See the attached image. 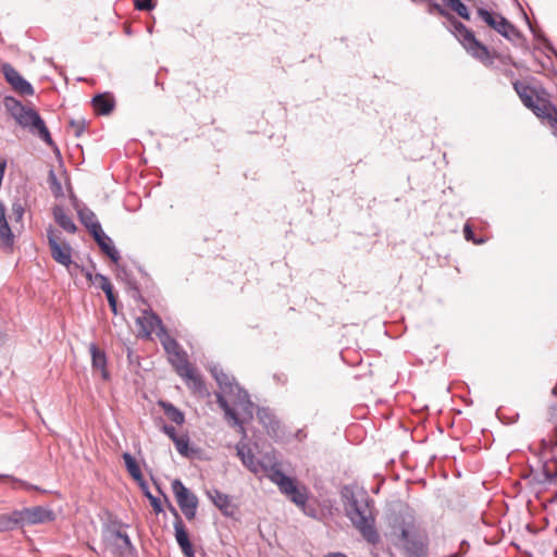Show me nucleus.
<instances>
[{"mask_svg": "<svg viewBox=\"0 0 557 557\" xmlns=\"http://www.w3.org/2000/svg\"><path fill=\"white\" fill-rule=\"evenodd\" d=\"M146 488L145 491V495L146 497L150 500V504L156 513H160L163 511V508H162V505H161V502L159 498H157L156 496H153L147 488V486L145 485L144 486Z\"/></svg>", "mask_w": 557, "mask_h": 557, "instance_id": "obj_33", "label": "nucleus"}, {"mask_svg": "<svg viewBox=\"0 0 557 557\" xmlns=\"http://www.w3.org/2000/svg\"><path fill=\"white\" fill-rule=\"evenodd\" d=\"M395 545L406 557H428L430 539L428 532L421 529L413 518L403 520L394 527Z\"/></svg>", "mask_w": 557, "mask_h": 557, "instance_id": "obj_3", "label": "nucleus"}, {"mask_svg": "<svg viewBox=\"0 0 557 557\" xmlns=\"http://www.w3.org/2000/svg\"><path fill=\"white\" fill-rule=\"evenodd\" d=\"M553 52H554V54H555V55H556V58H557V51H555V50H554Z\"/></svg>", "mask_w": 557, "mask_h": 557, "instance_id": "obj_47", "label": "nucleus"}, {"mask_svg": "<svg viewBox=\"0 0 557 557\" xmlns=\"http://www.w3.org/2000/svg\"><path fill=\"white\" fill-rule=\"evenodd\" d=\"M208 498L216 506L223 515L232 516L233 515V506L231 497L219 491L218 488H211L206 492Z\"/></svg>", "mask_w": 557, "mask_h": 557, "instance_id": "obj_19", "label": "nucleus"}, {"mask_svg": "<svg viewBox=\"0 0 557 557\" xmlns=\"http://www.w3.org/2000/svg\"><path fill=\"white\" fill-rule=\"evenodd\" d=\"M157 336L169 356L181 350L180 344L168 333L165 327L158 330Z\"/></svg>", "mask_w": 557, "mask_h": 557, "instance_id": "obj_26", "label": "nucleus"}, {"mask_svg": "<svg viewBox=\"0 0 557 557\" xmlns=\"http://www.w3.org/2000/svg\"><path fill=\"white\" fill-rule=\"evenodd\" d=\"M530 110L537 117L546 121L553 134L557 137V109L546 97L545 90H543V96L536 98Z\"/></svg>", "mask_w": 557, "mask_h": 557, "instance_id": "obj_13", "label": "nucleus"}, {"mask_svg": "<svg viewBox=\"0 0 557 557\" xmlns=\"http://www.w3.org/2000/svg\"><path fill=\"white\" fill-rule=\"evenodd\" d=\"M236 450L237 456L244 466L247 467L251 472L259 473L260 471L267 470L263 463L256 459L251 448L247 444L238 443L236 445Z\"/></svg>", "mask_w": 557, "mask_h": 557, "instance_id": "obj_17", "label": "nucleus"}, {"mask_svg": "<svg viewBox=\"0 0 557 557\" xmlns=\"http://www.w3.org/2000/svg\"><path fill=\"white\" fill-rule=\"evenodd\" d=\"M70 126L74 129L75 136L79 137L85 129V121L84 120H72L70 122Z\"/></svg>", "mask_w": 557, "mask_h": 557, "instance_id": "obj_34", "label": "nucleus"}, {"mask_svg": "<svg viewBox=\"0 0 557 557\" xmlns=\"http://www.w3.org/2000/svg\"><path fill=\"white\" fill-rule=\"evenodd\" d=\"M344 508L346 516L354 527L362 534L363 539L376 544L380 541L377 531L374 528V517L369 505L368 495L362 492L356 494L354 491L345 487L343 491Z\"/></svg>", "mask_w": 557, "mask_h": 557, "instance_id": "obj_1", "label": "nucleus"}, {"mask_svg": "<svg viewBox=\"0 0 557 557\" xmlns=\"http://www.w3.org/2000/svg\"><path fill=\"white\" fill-rule=\"evenodd\" d=\"M86 277H87L89 281H91V280H92V274H91L90 272H87V273H86Z\"/></svg>", "mask_w": 557, "mask_h": 557, "instance_id": "obj_43", "label": "nucleus"}, {"mask_svg": "<svg viewBox=\"0 0 557 557\" xmlns=\"http://www.w3.org/2000/svg\"><path fill=\"white\" fill-rule=\"evenodd\" d=\"M0 478H10V476H9V475H1V474H0Z\"/></svg>", "mask_w": 557, "mask_h": 557, "instance_id": "obj_46", "label": "nucleus"}, {"mask_svg": "<svg viewBox=\"0 0 557 557\" xmlns=\"http://www.w3.org/2000/svg\"><path fill=\"white\" fill-rule=\"evenodd\" d=\"M106 296H107L108 302H109L110 308L112 309L113 313H116V297H115L113 290L106 294Z\"/></svg>", "mask_w": 557, "mask_h": 557, "instance_id": "obj_37", "label": "nucleus"}, {"mask_svg": "<svg viewBox=\"0 0 557 557\" xmlns=\"http://www.w3.org/2000/svg\"><path fill=\"white\" fill-rule=\"evenodd\" d=\"M463 234H465V237L467 240H473L474 243H478L475 239H474V236H473V231L471 228L470 225L466 224L465 227H463Z\"/></svg>", "mask_w": 557, "mask_h": 557, "instance_id": "obj_39", "label": "nucleus"}, {"mask_svg": "<svg viewBox=\"0 0 557 557\" xmlns=\"http://www.w3.org/2000/svg\"><path fill=\"white\" fill-rule=\"evenodd\" d=\"M268 476L271 482L278 486L282 494L287 496L290 502L300 507L302 511L308 515L306 510V503L308 500L306 486L299 485L295 479L284 474L280 469L274 467L271 468Z\"/></svg>", "mask_w": 557, "mask_h": 557, "instance_id": "obj_6", "label": "nucleus"}, {"mask_svg": "<svg viewBox=\"0 0 557 557\" xmlns=\"http://www.w3.org/2000/svg\"><path fill=\"white\" fill-rule=\"evenodd\" d=\"M94 283L97 284L104 292V294L113 290V286L110 280L103 274L97 273L94 277Z\"/></svg>", "mask_w": 557, "mask_h": 557, "instance_id": "obj_32", "label": "nucleus"}, {"mask_svg": "<svg viewBox=\"0 0 557 557\" xmlns=\"http://www.w3.org/2000/svg\"><path fill=\"white\" fill-rule=\"evenodd\" d=\"M163 431L173 442H174V438L178 437V435L176 434L175 428L172 425H164Z\"/></svg>", "mask_w": 557, "mask_h": 557, "instance_id": "obj_38", "label": "nucleus"}, {"mask_svg": "<svg viewBox=\"0 0 557 557\" xmlns=\"http://www.w3.org/2000/svg\"><path fill=\"white\" fill-rule=\"evenodd\" d=\"M16 529V520L11 513H0V533Z\"/></svg>", "mask_w": 557, "mask_h": 557, "instance_id": "obj_30", "label": "nucleus"}, {"mask_svg": "<svg viewBox=\"0 0 557 557\" xmlns=\"http://www.w3.org/2000/svg\"><path fill=\"white\" fill-rule=\"evenodd\" d=\"M172 492L176 498L177 505L187 520L196 517L198 509V497L190 492L180 479H175L172 484Z\"/></svg>", "mask_w": 557, "mask_h": 557, "instance_id": "obj_11", "label": "nucleus"}, {"mask_svg": "<svg viewBox=\"0 0 557 557\" xmlns=\"http://www.w3.org/2000/svg\"><path fill=\"white\" fill-rule=\"evenodd\" d=\"M120 527L112 523L102 532L106 549L114 557H122L133 548L129 536Z\"/></svg>", "mask_w": 557, "mask_h": 557, "instance_id": "obj_9", "label": "nucleus"}, {"mask_svg": "<svg viewBox=\"0 0 557 557\" xmlns=\"http://www.w3.org/2000/svg\"><path fill=\"white\" fill-rule=\"evenodd\" d=\"M163 410H164V413L165 416L174 423L176 424H183L184 421H185V417H184V413L177 409L175 406H173L172 404L170 403H164V401H161L160 403Z\"/></svg>", "mask_w": 557, "mask_h": 557, "instance_id": "obj_28", "label": "nucleus"}, {"mask_svg": "<svg viewBox=\"0 0 557 557\" xmlns=\"http://www.w3.org/2000/svg\"><path fill=\"white\" fill-rule=\"evenodd\" d=\"M324 557H347L344 553H330Z\"/></svg>", "mask_w": 557, "mask_h": 557, "instance_id": "obj_40", "label": "nucleus"}, {"mask_svg": "<svg viewBox=\"0 0 557 557\" xmlns=\"http://www.w3.org/2000/svg\"><path fill=\"white\" fill-rule=\"evenodd\" d=\"M512 85L520 100L528 109L534 104L537 97H541V95H539L534 88L527 85L525 83L516 81Z\"/></svg>", "mask_w": 557, "mask_h": 557, "instance_id": "obj_21", "label": "nucleus"}, {"mask_svg": "<svg viewBox=\"0 0 557 557\" xmlns=\"http://www.w3.org/2000/svg\"><path fill=\"white\" fill-rule=\"evenodd\" d=\"M450 10L456 12L460 17L470 20L468 8L461 2V0H442Z\"/></svg>", "mask_w": 557, "mask_h": 557, "instance_id": "obj_29", "label": "nucleus"}, {"mask_svg": "<svg viewBox=\"0 0 557 557\" xmlns=\"http://www.w3.org/2000/svg\"><path fill=\"white\" fill-rule=\"evenodd\" d=\"M169 361L174 367L176 373L189 384V387L197 393L205 392V383L195 368L189 363L184 350L181 349L169 356Z\"/></svg>", "mask_w": 557, "mask_h": 557, "instance_id": "obj_7", "label": "nucleus"}, {"mask_svg": "<svg viewBox=\"0 0 557 557\" xmlns=\"http://www.w3.org/2000/svg\"><path fill=\"white\" fill-rule=\"evenodd\" d=\"M0 240L5 246L13 244V233L8 224L5 218V209L3 203L0 201Z\"/></svg>", "mask_w": 557, "mask_h": 557, "instance_id": "obj_25", "label": "nucleus"}, {"mask_svg": "<svg viewBox=\"0 0 557 557\" xmlns=\"http://www.w3.org/2000/svg\"><path fill=\"white\" fill-rule=\"evenodd\" d=\"M211 374L213 375L222 391V393L216 394V403L220 406V408L224 411L225 419L233 426L238 428V430L243 434H245V429L242 424V421L239 420L237 413L230 407L223 394L236 395L240 403L250 404L249 395L247 394L246 391L242 389L239 385L235 382L234 377L224 372L222 368L218 366L212 367Z\"/></svg>", "mask_w": 557, "mask_h": 557, "instance_id": "obj_4", "label": "nucleus"}, {"mask_svg": "<svg viewBox=\"0 0 557 557\" xmlns=\"http://www.w3.org/2000/svg\"><path fill=\"white\" fill-rule=\"evenodd\" d=\"M12 481L14 482H20L23 486H25L26 488H29L30 486L28 484H26L25 482H22V481H17L16 479L12 478Z\"/></svg>", "mask_w": 557, "mask_h": 557, "instance_id": "obj_41", "label": "nucleus"}, {"mask_svg": "<svg viewBox=\"0 0 557 557\" xmlns=\"http://www.w3.org/2000/svg\"><path fill=\"white\" fill-rule=\"evenodd\" d=\"M176 450L184 457L189 456V440L187 436H178L174 438Z\"/></svg>", "mask_w": 557, "mask_h": 557, "instance_id": "obj_31", "label": "nucleus"}, {"mask_svg": "<svg viewBox=\"0 0 557 557\" xmlns=\"http://www.w3.org/2000/svg\"><path fill=\"white\" fill-rule=\"evenodd\" d=\"M94 239L100 247L103 253H106L113 262H117L120 260V253L114 247L112 239L103 232L102 228L98 230L97 232H94L92 234Z\"/></svg>", "mask_w": 557, "mask_h": 557, "instance_id": "obj_18", "label": "nucleus"}, {"mask_svg": "<svg viewBox=\"0 0 557 557\" xmlns=\"http://www.w3.org/2000/svg\"><path fill=\"white\" fill-rule=\"evenodd\" d=\"M77 214L79 221L84 224V226L89 231L90 234L102 228L101 224L97 220L96 214L89 208L84 207L78 209Z\"/></svg>", "mask_w": 557, "mask_h": 557, "instance_id": "obj_22", "label": "nucleus"}, {"mask_svg": "<svg viewBox=\"0 0 557 557\" xmlns=\"http://www.w3.org/2000/svg\"><path fill=\"white\" fill-rule=\"evenodd\" d=\"M47 239L51 251V257L55 262L64 265L70 272L72 267L76 269L79 268L78 264L72 260L73 249L71 245L62 240L60 234H58L52 226L47 228Z\"/></svg>", "mask_w": 557, "mask_h": 557, "instance_id": "obj_10", "label": "nucleus"}, {"mask_svg": "<svg viewBox=\"0 0 557 557\" xmlns=\"http://www.w3.org/2000/svg\"><path fill=\"white\" fill-rule=\"evenodd\" d=\"M13 517L16 520V528L25 523L38 524L49 522L54 519L53 512L41 506L24 508L23 510H14Z\"/></svg>", "mask_w": 557, "mask_h": 557, "instance_id": "obj_12", "label": "nucleus"}, {"mask_svg": "<svg viewBox=\"0 0 557 557\" xmlns=\"http://www.w3.org/2000/svg\"><path fill=\"white\" fill-rule=\"evenodd\" d=\"M413 3H428V13L433 14L437 13L441 16L447 18L453 26V34L462 45V47L470 53L473 58L481 61L484 64H492L493 59L491 57V52L485 45L479 41L474 33L468 28L465 24L456 20L454 15H451L447 10L442 8L435 0H411Z\"/></svg>", "mask_w": 557, "mask_h": 557, "instance_id": "obj_2", "label": "nucleus"}, {"mask_svg": "<svg viewBox=\"0 0 557 557\" xmlns=\"http://www.w3.org/2000/svg\"><path fill=\"white\" fill-rule=\"evenodd\" d=\"M123 460L125 462L126 469L128 473L136 480L140 482L141 486H145V482L143 481V474L138 463L135 458L129 453L123 454Z\"/></svg>", "mask_w": 557, "mask_h": 557, "instance_id": "obj_27", "label": "nucleus"}, {"mask_svg": "<svg viewBox=\"0 0 557 557\" xmlns=\"http://www.w3.org/2000/svg\"><path fill=\"white\" fill-rule=\"evenodd\" d=\"M53 218L60 227H62L65 232L74 234L77 231L74 221L70 215L66 214L62 207L55 206L53 208Z\"/></svg>", "mask_w": 557, "mask_h": 557, "instance_id": "obj_23", "label": "nucleus"}, {"mask_svg": "<svg viewBox=\"0 0 557 557\" xmlns=\"http://www.w3.org/2000/svg\"><path fill=\"white\" fill-rule=\"evenodd\" d=\"M556 413H557V408L552 407V413H550L552 418H554Z\"/></svg>", "mask_w": 557, "mask_h": 557, "instance_id": "obj_42", "label": "nucleus"}, {"mask_svg": "<svg viewBox=\"0 0 557 557\" xmlns=\"http://www.w3.org/2000/svg\"><path fill=\"white\" fill-rule=\"evenodd\" d=\"M259 418L261 421H263V416H261V413H259Z\"/></svg>", "mask_w": 557, "mask_h": 557, "instance_id": "obj_45", "label": "nucleus"}, {"mask_svg": "<svg viewBox=\"0 0 557 557\" xmlns=\"http://www.w3.org/2000/svg\"><path fill=\"white\" fill-rule=\"evenodd\" d=\"M3 104L9 114L21 127L28 129L29 133L39 137L48 146H53L50 132L37 111L22 104L21 101L10 96L4 98Z\"/></svg>", "mask_w": 557, "mask_h": 557, "instance_id": "obj_5", "label": "nucleus"}, {"mask_svg": "<svg viewBox=\"0 0 557 557\" xmlns=\"http://www.w3.org/2000/svg\"><path fill=\"white\" fill-rule=\"evenodd\" d=\"M89 352L91 355V364L94 370H99L103 380H109V372L107 370V356L103 350L99 349L95 343L89 345Z\"/></svg>", "mask_w": 557, "mask_h": 557, "instance_id": "obj_20", "label": "nucleus"}, {"mask_svg": "<svg viewBox=\"0 0 557 557\" xmlns=\"http://www.w3.org/2000/svg\"><path fill=\"white\" fill-rule=\"evenodd\" d=\"M478 16L492 29L497 32L509 41H515L521 38V33L518 28L510 23L506 17L496 12H491L486 9L479 8Z\"/></svg>", "mask_w": 557, "mask_h": 557, "instance_id": "obj_8", "label": "nucleus"}, {"mask_svg": "<svg viewBox=\"0 0 557 557\" xmlns=\"http://www.w3.org/2000/svg\"><path fill=\"white\" fill-rule=\"evenodd\" d=\"M136 9L140 11H150L154 8L152 0H135Z\"/></svg>", "mask_w": 557, "mask_h": 557, "instance_id": "obj_35", "label": "nucleus"}, {"mask_svg": "<svg viewBox=\"0 0 557 557\" xmlns=\"http://www.w3.org/2000/svg\"><path fill=\"white\" fill-rule=\"evenodd\" d=\"M1 72L5 81L18 94L24 96H33L34 88L10 63L1 65Z\"/></svg>", "mask_w": 557, "mask_h": 557, "instance_id": "obj_14", "label": "nucleus"}, {"mask_svg": "<svg viewBox=\"0 0 557 557\" xmlns=\"http://www.w3.org/2000/svg\"><path fill=\"white\" fill-rule=\"evenodd\" d=\"M12 213L15 216L16 221L22 220L23 214H24L23 206L21 203H18V202L13 203V206H12Z\"/></svg>", "mask_w": 557, "mask_h": 557, "instance_id": "obj_36", "label": "nucleus"}, {"mask_svg": "<svg viewBox=\"0 0 557 557\" xmlns=\"http://www.w3.org/2000/svg\"><path fill=\"white\" fill-rule=\"evenodd\" d=\"M169 509L173 513L175 520H174V531H175V540L181 547L183 554L185 557H195V550L193 547V544L189 541L188 533L186 530V527L172 504H169Z\"/></svg>", "mask_w": 557, "mask_h": 557, "instance_id": "obj_15", "label": "nucleus"}, {"mask_svg": "<svg viewBox=\"0 0 557 557\" xmlns=\"http://www.w3.org/2000/svg\"><path fill=\"white\" fill-rule=\"evenodd\" d=\"M92 107L98 114H109L114 108V100L108 94L97 95L92 98Z\"/></svg>", "mask_w": 557, "mask_h": 557, "instance_id": "obj_24", "label": "nucleus"}, {"mask_svg": "<svg viewBox=\"0 0 557 557\" xmlns=\"http://www.w3.org/2000/svg\"><path fill=\"white\" fill-rule=\"evenodd\" d=\"M3 342V335L2 333L0 332V344Z\"/></svg>", "mask_w": 557, "mask_h": 557, "instance_id": "obj_44", "label": "nucleus"}, {"mask_svg": "<svg viewBox=\"0 0 557 557\" xmlns=\"http://www.w3.org/2000/svg\"><path fill=\"white\" fill-rule=\"evenodd\" d=\"M138 334L140 337L148 338L160 329H164L162 320L153 312L145 310L140 317L136 319Z\"/></svg>", "mask_w": 557, "mask_h": 557, "instance_id": "obj_16", "label": "nucleus"}]
</instances>
